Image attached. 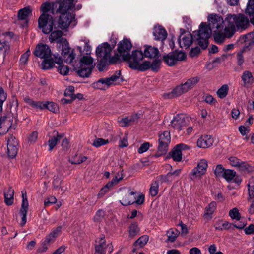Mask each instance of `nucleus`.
<instances>
[{
  "label": "nucleus",
  "instance_id": "obj_23",
  "mask_svg": "<svg viewBox=\"0 0 254 254\" xmlns=\"http://www.w3.org/2000/svg\"><path fill=\"white\" fill-rule=\"evenodd\" d=\"M159 52L157 48L151 46L145 45L143 56L148 58H156Z\"/></svg>",
  "mask_w": 254,
  "mask_h": 254
},
{
  "label": "nucleus",
  "instance_id": "obj_15",
  "mask_svg": "<svg viewBox=\"0 0 254 254\" xmlns=\"http://www.w3.org/2000/svg\"><path fill=\"white\" fill-rule=\"evenodd\" d=\"M187 124L185 116L183 114L177 115L171 121V126L178 131L183 129Z\"/></svg>",
  "mask_w": 254,
  "mask_h": 254
},
{
  "label": "nucleus",
  "instance_id": "obj_6",
  "mask_svg": "<svg viewBox=\"0 0 254 254\" xmlns=\"http://www.w3.org/2000/svg\"><path fill=\"white\" fill-rule=\"evenodd\" d=\"M198 77H191L183 84L176 87L172 92L164 95L166 98H172L181 95L192 89L199 81Z\"/></svg>",
  "mask_w": 254,
  "mask_h": 254
},
{
  "label": "nucleus",
  "instance_id": "obj_28",
  "mask_svg": "<svg viewBox=\"0 0 254 254\" xmlns=\"http://www.w3.org/2000/svg\"><path fill=\"white\" fill-rule=\"evenodd\" d=\"M120 75V72H116V74L110 77L101 78V81L104 83L105 89L116 82L119 79Z\"/></svg>",
  "mask_w": 254,
  "mask_h": 254
},
{
  "label": "nucleus",
  "instance_id": "obj_37",
  "mask_svg": "<svg viewBox=\"0 0 254 254\" xmlns=\"http://www.w3.org/2000/svg\"><path fill=\"white\" fill-rule=\"evenodd\" d=\"M230 164L234 167H239L240 168H245V164L240 159L236 157H231L229 158Z\"/></svg>",
  "mask_w": 254,
  "mask_h": 254
},
{
  "label": "nucleus",
  "instance_id": "obj_43",
  "mask_svg": "<svg viewBox=\"0 0 254 254\" xmlns=\"http://www.w3.org/2000/svg\"><path fill=\"white\" fill-rule=\"evenodd\" d=\"M124 177V175L123 174V170H122L118 172L115 176L112 179L110 183L111 185H116L119 183L120 181H121Z\"/></svg>",
  "mask_w": 254,
  "mask_h": 254
},
{
  "label": "nucleus",
  "instance_id": "obj_54",
  "mask_svg": "<svg viewBox=\"0 0 254 254\" xmlns=\"http://www.w3.org/2000/svg\"><path fill=\"white\" fill-rule=\"evenodd\" d=\"M226 169L221 165H217L214 169V174L217 177H221Z\"/></svg>",
  "mask_w": 254,
  "mask_h": 254
},
{
  "label": "nucleus",
  "instance_id": "obj_16",
  "mask_svg": "<svg viewBox=\"0 0 254 254\" xmlns=\"http://www.w3.org/2000/svg\"><path fill=\"white\" fill-rule=\"evenodd\" d=\"M132 44L130 41L127 38H124L118 45V51L123 59L125 55L129 53L132 47Z\"/></svg>",
  "mask_w": 254,
  "mask_h": 254
},
{
  "label": "nucleus",
  "instance_id": "obj_33",
  "mask_svg": "<svg viewBox=\"0 0 254 254\" xmlns=\"http://www.w3.org/2000/svg\"><path fill=\"white\" fill-rule=\"evenodd\" d=\"M43 59L44 60L41 63L42 69L44 70L50 69L54 67L55 63H56L55 60H54L52 58H43ZM54 59H55V58Z\"/></svg>",
  "mask_w": 254,
  "mask_h": 254
},
{
  "label": "nucleus",
  "instance_id": "obj_11",
  "mask_svg": "<svg viewBox=\"0 0 254 254\" xmlns=\"http://www.w3.org/2000/svg\"><path fill=\"white\" fill-rule=\"evenodd\" d=\"M222 30L214 31L213 37L215 42L218 44H222L226 38H230L234 34L232 30L230 29L228 25H225L224 32H222Z\"/></svg>",
  "mask_w": 254,
  "mask_h": 254
},
{
  "label": "nucleus",
  "instance_id": "obj_29",
  "mask_svg": "<svg viewBox=\"0 0 254 254\" xmlns=\"http://www.w3.org/2000/svg\"><path fill=\"white\" fill-rule=\"evenodd\" d=\"M63 35V32L61 30H55L51 32L49 40L51 43L57 41V43L59 44V47H62V43L60 42L61 39H63L62 36Z\"/></svg>",
  "mask_w": 254,
  "mask_h": 254
},
{
  "label": "nucleus",
  "instance_id": "obj_27",
  "mask_svg": "<svg viewBox=\"0 0 254 254\" xmlns=\"http://www.w3.org/2000/svg\"><path fill=\"white\" fill-rule=\"evenodd\" d=\"M24 101L34 108L43 110L46 107L45 102L35 101L29 97L25 98Z\"/></svg>",
  "mask_w": 254,
  "mask_h": 254
},
{
  "label": "nucleus",
  "instance_id": "obj_35",
  "mask_svg": "<svg viewBox=\"0 0 254 254\" xmlns=\"http://www.w3.org/2000/svg\"><path fill=\"white\" fill-rule=\"evenodd\" d=\"M140 229L138 224L136 222L131 223L129 227V236L133 238L139 233Z\"/></svg>",
  "mask_w": 254,
  "mask_h": 254
},
{
  "label": "nucleus",
  "instance_id": "obj_47",
  "mask_svg": "<svg viewBox=\"0 0 254 254\" xmlns=\"http://www.w3.org/2000/svg\"><path fill=\"white\" fill-rule=\"evenodd\" d=\"M159 184L157 181L153 183L150 188V194L152 196L157 195L158 193Z\"/></svg>",
  "mask_w": 254,
  "mask_h": 254
},
{
  "label": "nucleus",
  "instance_id": "obj_59",
  "mask_svg": "<svg viewBox=\"0 0 254 254\" xmlns=\"http://www.w3.org/2000/svg\"><path fill=\"white\" fill-rule=\"evenodd\" d=\"M27 211H25L24 210L20 211L19 212L20 215L21 217V221L19 223V225L21 227L24 226L27 222Z\"/></svg>",
  "mask_w": 254,
  "mask_h": 254
},
{
  "label": "nucleus",
  "instance_id": "obj_52",
  "mask_svg": "<svg viewBox=\"0 0 254 254\" xmlns=\"http://www.w3.org/2000/svg\"><path fill=\"white\" fill-rule=\"evenodd\" d=\"M87 157L82 156V155H76L74 158H73L71 161V163L73 164H80L84 161H85L87 159Z\"/></svg>",
  "mask_w": 254,
  "mask_h": 254
},
{
  "label": "nucleus",
  "instance_id": "obj_1",
  "mask_svg": "<svg viewBox=\"0 0 254 254\" xmlns=\"http://www.w3.org/2000/svg\"><path fill=\"white\" fill-rule=\"evenodd\" d=\"M208 25L202 22L199 25V30L193 32V36L198 41V45L205 49L208 44V39L212 30H223L225 20L217 14H210L208 17Z\"/></svg>",
  "mask_w": 254,
  "mask_h": 254
},
{
  "label": "nucleus",
  "instance_id": "obj_36",
  "mask_svg": "<svg viewBox=\"0 0 254 254\" xmlns=\"http://www.w3.org/2000/svg\"><path fill=\"white\" fill-rule=\"evenodd\" d=\"M179 231L176 229H170L166 233L167 236V241L168 242H174L179 235Z\"/></svg>",
  "mask_w": 254,
  "mask_h": 254
},
{
  "label": "nucleus",
  "instance_id": "obj_25",
  "mask_svg": "<svg viewBox=\"0 0 254 254\" xmlns=\"http://www.w3.org/2000/svg\"><path fill=\"white\" fill-rule=\"evenodd\" d=\"M79 65L94 68L95 64L90 55L83 56L80 60Z\"/></svg>",
  "mask_w": 254,
  "mask_h": 254
},
{
  "label": "nucleus",
  "instance_id": "obj_46",
  "mask_svg": "<svg viewBox=\"0 0 254 254\" xmlns=\"http://www.w3.org/2000/svg\"><path fill=\"white\" fill-rule=\"evenodd\" d=\"M229 216L231 219L236 220H239L241 218V214L237 208H234L231 209L229 212Z\"/></svg>",
  "mask_w": 254,
  "mask_h": 254
},
{
  "label": "nucleus",
  "instance_id": "obj_8",
  "mask_svg": "<svg viewBox=\"0 0 254 254\" xmlns=\"http://www.w3.org/2000/svg\"><path fill=\"white\" fill-rule=\"evenodd\" d=\"M60 42L62 43V47L60 48L62 49V55L64 62L66 63H71L75 58V53L69 48L68 43L65 38L61 39Z\"/></svg>",
  "mask_w": 254,
  "mask_h": 254
},
{
  "label": "nucleus",
  "instance_id": "obj_61",
  "mask_svg": "<svg viewBox=\"0 0 254 254\" xmlns=\"http://www.w3.org/2000/svg\"><path fill=\"white\" fill-rule=\"evenodd\" d=\"M150 147V144L148 142H145L141 144L140 147L138 149V152L140 154H142L147 151Z\"/></svg>",
  "mask_w": 254,
  "mask_h": 254
},
{
  "label": "nucleus",
  "instance_id": "obj_32",
  "mask_svg": "<svg viewBox=\"0 0 254 254\" xmlns=\"http://www.w3.org/2000/svg\"><path fill=\"white\" fill-rule=\"evenodd\" d=\"M14 193V190L10 187L4 191L5 202L7 205L13 204Z\"/></svg>",
  "mask_w": 254,
  "mask_h": 254
},
{
  "label": "nucleus",
  "instance_id": "obj_3",
  "mask_svg": "<svg viewBox=\"0 0 254 254\" xmlns=\"http://www.w3.org/2000/svg\"><path fill=\"white\" fill-rule=\"evenodd\" d=\"M143 53L141 50H133L131 53L125 55L123 61L127 63L128 66L134 70L144 71L148 69L149 63L147 61L142 62Z\"/></svg>",
  "mask_w": 254,
  "mask_h": 254
},
{
  "label": "nucleus",
  "instance_id": "obj_38",
  "mask_svg": "<svg viewBox=\"0 0 254 254\" xmlns=\"http://www.w3.org/2000/svg\"><path fill=\"white\" fill-rule=\"evenodd\" d=\"M236 174V172L233 170L226 169L222 177H223L227 182H230L232 181Z\"/></svg>",
  "mask_w": 254,
  "mask_h": 254
},
{
  "label": "nucleus",
  "instance_id": "obj_39",
  "mask_svg": "<svg viewBox=\"0 0 254 254\" xmlns=\"http://www.w3.org/2000/svg\"><path fill=\"white\" fill-rule=\"evenodd\" d=\"M163 59L165 62L169 66L174 65L176 62L174 54H173V53H169L168 55L164 56L163 57Z\"/></svg>",
  "mask_w": 254,
  "mask_h": 254
},
{
  "label": "nucleus",
  "instance_id": "obj_45",
  "mask_svg": "<svg viewBox=\"0 0 254 254\" xmlns=\"http://www.w3.org/2000/svg\"><path fill=\"white\" fill-rule=\"evenodd\" d=\"M147 62L149 63V64L148 69L149 68H151V70L154 71H157L158 69L160 68L161 62L159 60L155 59L153 61L152 63H151L149 61H147Z\"/></svg>",
  "mask_w": 254,
  "mask_h": 254
},
{
  "label": "nucleus",
  "instance_id": "obj_9",
  "mask_svg": "<svg viewBox=\"0 0 254 254\" xmlns=\"http://www.w3.org/2000/svg\"><path fill=\"white\" fill-rule=\"evenodd\" d=\"M159 137L158 151L161 154H165L167 151L168 145L171 141L170 132L164 131L159 134Z\"/></svg>",
  "mask_w": 254,
  "mask_h": 254
},
{
  "label": "nucleus",
  "instance_id": "obj_48",
  "mask_svg": "<svg viewBox=\"0 0 254 254\" xmlns=\"http://www.w3.org/2000/svg\"><path fill=\"white\" fill-rule=\"evenodd\" d=\"M109 143L108 139H104L101 138H96L92 143V145L95 147H99L101 146L107 144Z\"/></svg>",
  "mask_w": 254,
  "mask_h": 254
},
{
  "label": "nucleus",
  "instance_id": "obj_55",
  "mask_svg": "<svg viewBox=\"0 0 254 254\" xmlns=\"http://www.w3.org/2000/svg\"><path fill=\"white\" fill-rule=\"evenodd\" d=\"M247 12L251 15L254 14V0H249L246 9Z\"/></svg>",
  "mask_w": 254,
  "mask_h": 254
},
{
  "label": "nucleus",
  "instance_id": "obj_17",
  "mask_svg": "<svg viewBox=\"0 0 254 254\" xmlns=\"http://www.w3.org/2000/svg\"><path fill=\"white\" fill-rule=\"evenodd\" d=\"M248 190V200H252V204L249 209L250 214H254V177L249 179L247 184Z\"/></svg>",
  "mask_w": 254,
  "mask_h": 254
},
{
  "label": "nucleus",
  "instance_id": "obj_57",
  "mask_svg": "<svg viewBox=\"0 0 254 254\" xmlns=\"http://www.w3.org/2000/svg\"><path fill=\"white\" fill-rule=\"evenodd\" d=\"M92 86L94 89L105 90V86L104 83L101 81V79H100L97 81L94 82Z\"/></svg>",
  "mask_w": 254,
  "mask_h": 254
},
{
  "label": "nucleus",
  "instance_id": "obj_19",
  "mask_svg": "<svg viewBox=\"0 0 254 254\" xmlns=\"http://www.w3.org/2000/svg\"><path fill=\"white\" fill-rule=\"evenodd\" d=\"M213 142V138L211 135H203L198 139L197 145L199 148H207L212 145Z\"/></svg>",
  "mask_w": 254,
  "mask_h": 254
},
{
  "label": "nucleus",
  "instance_id": "obj_53",
  "mask_svg": "<svg viewBox=\"0 0 254 254\" xmlns=\"http://www.w3.org/2000/svg\"><path fill=\"white\" fill-rule=\"evenodd\" d=\"M45 109H48L53 112H55L58 110V105L53 102L46 101Z\"/></svg>",
  "mask_w": 254,
  "mask_h": 254
},
{
  "label": "nucleus",
  "instance_id": "obj_26",
  "mask_svg": "<svg viewBox=\"0 0 254 254\" xmlns=\"http://www.w3.org/2000/svg\"><path fill=\"white\" fill-rule=\"evenodd\" d=\"M182 170L181 169H177L173 172H169L165 176H161V179L162 182H172L176 179V177L180 175Z\"/></svg>",
  "mask_w": 254,
  "mask_h": 254
},
{
  "label": "nucleus",
  "instance_id": "obj_60",
  "mask_svg": "<svg viewBox=\"0 0 254 254\" xmlns=\"http://www.w3.org/2000/svg\"><path fill=\"white\" fill-rule=\"evenodd\" d=\"M38 135V132L37 131L33 132L28 137V142L30 143H35L37 140Z\"/></svg>",
  "mask_w": 254,
  "mask_h": 254
},
{
  "label": "nucleus",
  "instance_id": "obj_64",
  "mask_svg": "<svg viewBox=\"0 0 254 254\" xmlns=\"http://www.w3.org/2000/svg\"><path fill=\"white\" fill-rule=\"evenodd\" d=\"M57 199L56 197L54 196H51L47 199H46L44 201V205L45 206H48L51 204L55 203L56 202Z\"/></svg>",
  "mask_w": 254,
  "mask_h": 254
},
{
  "label": "nucleus",
  "instance_id": "obj_44",
  "mask_svg": "<svg viewBox=\"0 0 254 254\" xmlns=\"http://www.w3.org/2000/svg\"><path fill=\"white\" fill-rule=\"evenodd\" d=\"M22 203L20 211H27L28 209V201L26 191H22Z\"/></svg>",
  "mask_w": 254,
  "mask_h": 254
},
{
  "label": "nucleus",
  "instance_id": "obj_20",
  "mask_svg": "<svg viewBox=\"0 0 254 254\" xmlns=\"http://www.w3.org/2000/svg\"><path fill=\"white\" fill-rule=\"evenodd\" d=\"M241 79L243 86L247 88L251 87L254 81V77L252 72L249 70H245L243 72Z\"/></svg>",
  "mask_w": 254,
  "mask_h": 254
},
{
  "label": "nucleus",
  "instance_id": "obj_4",
  "mask_svg": "<svg viewBox=\"0 0 254 254\" xmlns=\"http://www.w3.org/2000/svg\"><path fill=\"white\" fill-rule=\"evenodd\" d=\"M225 25H228L234 33L236 27L238 29H245L249 25V21L248 18L243 14H229L225 19Z\"/></svg>",
  "mask_w": 254,
  "mask_h": 254
},
{
  "label": "nucleus",
  "instance_id": "obj_63",
  "mask_svg": "<svg viewBox=\"0 0 254 254\" xmlns=\"http://www.w3.org/2000/svg\"><path fill=\"white\" fill-rule=\"evenodd\" d=\"M104 216V212L103 210H99L96 212L94 220L95 221H100L103 218Z\"/></svg>",
  "mask_w": 254,
  "mask_h": 254
},
{
  "label": "nucleus",
  "instance_id": "obj_49",
  "mask_svg": "<svg viewBox=\"0 0 254 254\" xmlns=\"http://www.w3.org/2000/svg\"><path fill=\"white\" fill-rule=\"evenodd\" d=\"M51 5L48 2L43 3L40 8V11L42 13V14L45 15H49L47 13L51 10Z\"/></svg>",
  "mask_w": 254,
  "mask_h": 254
},
{
  "label": "nucleus",
  "instance_id": "obj_22",
  "mask_svg": "<svg viewBox=\"0 0 254 254\" xmlns=\"http://www.w3.org/2000/svg\"><path fill=\"white\" fill-rule=\"evenodd\" d=\"M153 33L155 39L157 40L164 41L167 36V31L160 25L155 26Z\"/></svg>",
  "mask_w": 254,
  "mask_h": 254
},
{
  "label": "nucleus",
  "instance_id": "obj_41",
  "mask_svg": "<svg viewBox=\"0 0 254 254\" xmlns=\"http://www.w3.org/2000/svg\"><path fill=\"white\" fill-rule=\"evenodd\" d=\"M228 90H229L228 86L227 84H224V85H222L221 87V88H220L218 90V91L217 92V94L219 98L223 99V98H225L227 95Z\"/></svg>",
  "mask_w": 254,
  "mask_h": 254
},
{
  "label": "nucleus",
  "instance_id": "obj_24",
  "mask_svg": "<svg viewBox=\"0 0 254 254\" xmlns=\"http://www.w3.org/2000/svg\"><path fill=\"white\" fill-rule=\"evenodd\" d=\"M138 118L139 117L137 114L123 118L119 121V124L121 127H127L136 121Z\"/></svg>",
  "mask_w": 254,
  "mask_h": 254
},
{
  "label": "nucleus",
  "instance_id": "obj_5",
  "mask_svg": "<svg viewBox=\"0 0 254 254\" xmlns=\"http://www.w3.org/2000/svg\"><path fill=\"white\" fill-rule=\"evenodd\" d=\"M112 49V48L108 43H104L96 48V55L101 58L97 65L99 71H103L108 65V59L111 56Z\"/></svg>",
  "mask_w": 254,
  "mask_h": 254
},
{
  "label": "nucleus",
  "instance_id": "obj_34",
  "mask_svg": "<svg viewBox=\"0 0 254 254\" xmlns=\"http://www.w3.org/2000/svg\"><path fill=\"white\" fill-rule=\"evenodd\" d=\"M32 10L29 6L26 7L19 10L18 16L19 19L25 20L31 14Z\"/></svg>",
  "mask_w": 254,
  "mask_h": 254
},
{
  "label": "nucleus",
  "instance_id": "obj_56",
  "mask_svg": "<svg viewBox=\"0 0 254 254\" xmlns=\"http://www.w3.org/2000/svg\"><path fill=\"white\" fill-rule=\"evenodd\" d=\"M7 146H17L18 142L15 137L11 135H9L7 138Z\"/></svg>",
  "mask_w": 254,
  "mask_h": 254
},
{
  "label": "nucleus",
  "instance_id": "obj_30",
  "mask_svg": "<svg viewBox=\"0 0 254 254\" xmlns=\"http://www.w3.org/2000/svg\"><path fill=\"white\" fill-rule=\"evenodd\" d=\"M93 68L79 65L76 69V72L79 76L82 77H88L91 74Z\"/></svg>",
  "mask_w": 254,
  "mask_h": 254
},
{
  "label": "nucleus",
  "instance_id": "obj_62",
  "mask_svg": "<svg viewBox=\"0 0 254 254\" xmlns=\"http://www.w3.org/2000/svg\"><path fill=\"white\" fill-rule=\"evenodd\" d=\"M74 88L73 86H69L64 91V95L65 96L71 97L72 98L74 95Z\"/></svg>",
  "mask_w": 254,
  "mask_h": 254
},
{
  "label": "nucleus",
  "instance_id": "obj_31",
  "mask_svg": "<svg viewBox=\"0 0 254 254\" xmlns=\"http://www.w3.org/2000/svg\"><path fill=\"white\" fill-rule=\"evenodd\" d=\"M216 203L215 201H212L206 207L204 216L205 218L210 219L212 218V215L216 208Z\"/></svg>",
  "mask_w": 254,
  "mask_h": 254
},
{
  "label": "nucleus",
  "instance_id": "obj_51",
  "mask_svg": "<svg viewBox=\"0 0 254 254\" xmlns=\"http://www.w3.org/2000/svg\"><path fill=\"white\" fill-rule=\"evenodd\" d=\"M30 55V50L29 49L21 56L20 59V63L21 64L25 65L27 64Z\"/></svg>",
  "mask_w": 254,
  "mask_h": 254
},
{
  "label": "nucleus",
  "instance_id": "obj_50",
  "mask_svg": "<svg viewBox=\"0 0 254 254\" xmlns=\"http://www.w3.org/2000/svg\"><path fill=\"white\" fill-rule=\"evenodd\" d=\"M17 146H7V154L8 156L11 158L15 157L17 153Z\"/></svg>",
  "mask_w": 254,
  "mask_h": 254
},
{
  "label": "nucleus",
  "instance_id": "obj_40",
  "mask_svg": "<svg viewBox=\"0 0 254 254\" xmlns=\"http://www.w3.org/2000/svg\"><path fill=\"white\" fill-rule=\"evenodd\" d=\"M64 136V134H57L56 137H53L48 141V145L49 146V150L52 151L54 147L56 146L57 142L60 140L61 138Z\"/></svg>",
  "mask_w": 254,
  "mask_h": 254
},
{
  "label": "nucleus",
  "instance_id": "obj_18",
  "mask_svg": "<svg viewBox=\"0 0 254 254\" xmlns=\"http://www.w3.org/2000/svg\"><path fill=\"white\" fill-rule=\"evenodd\" d=\"M179 43L181 48L187 49L190 47L192 44V35L190 33L182 34L179 39Z\"/></svg>",
  "mask_w": 254,
  "mask_h": 254
},
{
  "label": "nucleus",
  "instance_id": "obj_2",
  "mask_svg": "<svg viewBox=\"0 0 254 254\" xmlns=\"http://www.w3.org/2000/svg\"><path fill=\"white\" fill-rule=\"evenodd\" d=\"M78 0H63L59 3L57 12L61 14L58 20V26L62 29L67 28L70 24L74 26L75 23V14L70 12L75 8V5Z\"/></svg>",
  "mask_w": 254,
  "mask_h": 254
},
{
  "label": "nucleus",
  "instance_id": "obj_14",
  "mask_svg": "<svg viewBox=\"0 0 254 254\" xmlns=\"http://www.w3.org/2000/svg\"><path fill=\"white\" fill-rule=\"evenodd\" d=\"M190 147L184 143H180L176 145L172 151L170 153L171 157L174 161L180 162L182 159V151L189 150Z\"/></svg>",
  "mask_w": 254,
  "mask_h": 254
},
{
  "label": "nucleus",
  "instance_id": "obj_42",
  "mask_svg": "<svg viewBox=\"0 0 254 254\" xmlns=\"http://www.w3.org/2000/svg\"><path fill=\"white\" fill-rule=\"evenodd\" d=\"M148 240L149 237L148 236L143 235L135 242L134 245L135 247L139 246L142 247L146 244Z\"/></svg>",
  "mask_w": 254,
  "mask_h": 254
},
{
  "label": "nucleus",
  "instance_id": "obj_10",
  "mask_svg": "<svg viewBox=\"0 0 254 254\" xmlns=\"http://www.w3.org/2000/svg\"><path fill=\"white\" fill-rule=\"evenodd\" d=\"M122 199L120 200L123 206H127L134 203L136 192L131 191L130 189H123L120 190Z\"/></svg>",
  "mask_w": 254,
  "mask_h": 254
},
{
  "label": "nucleus",
  "instance_id": "obj_21",
  "mask_svg": "<svg viewBox=\"0 0 254 254\" xmlns=\"http://www.w3.org/2000/svg\"><path fill=\"white\" fill-rule=\"evenodd\" d=\"M55 62L58 65L57 67L58 71L62 75H67L69 73V68L63 64V59L58 54L54 55Z\"/></svg>",
  "mask_w": 254,
  "mask_h": 254
},
{
  "label": "nucleus",
  "instance_id": "obj_12",
  "mask_svg": "<svg viewBox=\"0 0 254 254\" xmlns=\"http://www.w3.org/2000/svg\"><path fill=\"white\" fill-rule=\"evenodd\" d=\"M208 167L207 162L205 159H201L196 167L194 168L190 174L191 179H194L196 177H200L204 175Z\"/></svg>",
  "mask_w": 254,
  "mask_h": 254
},
{
  "label": "nucleus",
  "instance_id": "obj_7",
  "mask_svg": "<svg viewBox=\"0 0 254 254\" xmlns=\"http://www.w3.org/2000/svg\"><path fill=\"white\" fill-rule=\"evenodd\" d=\"M53 17L50 15L41 14L38 19V27L46 34L52 32L54 26Z\"/></svg>",
  "mask_w": 254,
  "mask_h": 254
},
{
  "label": "nucleus",
  "instance_id": "obj_13",
  "mask_svg": "<svg viewBox=\"0 0 254 254\" xmlns=\"http://www.w3.org/2000/svg\"><path fill=\"white\" fill-rule=\"evenodd\" d=\"M33 54L41 59L47 58L51 56V51L48 45L39 43L36 45Z\"/></svg>",
  "mask_w": 254,
  "mask_h": 254
},
{
  "label": "nucleus",
  "instance_id": "obj_58",
  "mask_svg": "<svg viewBox=\"0 0 254 254\" xmlns=\"http://www.w3.org/2000/svg\"><path fill=\"white\" fill-rule=\"evenodd\" d=\"M173 53L174 54L176 62L184 60L186 58V54L184 52L175 51Z\"/></svg>",
  "mask_w": 254,
  "mask_h": 254
}]
</instances>
